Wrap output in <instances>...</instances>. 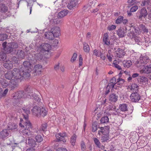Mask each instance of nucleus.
<instances>
[{
    "mask_svg": "<svg viewBox=\"0 0 151 151\" xmlns=\"http://www.w3.org/2000/svg\"><path fill=\"white\" fill-rule=\"evenodd\" d=\"M26 124H24L22 123H19V132L24 135L29 136L31 134L30 129L32 128V125L30 122L28 121L26 122Z\"/></svg>",
    "mask_w": 151,
    "mask_h": 151,
    "instance_id": "1",
    "label": "nucleus"
},
{
    "mask_svg": "<svg viewBox=\"0 0 151 151\" xmlns=\"http://www.w3.org/2000/svg\"><path fill=\"white\" fill-rule=\"evenodd\" d=\"M24 90L25 92H27L26 96L27 98H33L35 101L38 102L40 101L41 99L37 95V94L36 93L38 92L36 90L33 89L31 86H27L25 87Z\"/></svg>",
    "mask_w": 151,
    "mask_h": 151,
    "instance_id": "2",
    "label": "nucleus"
},
{
    "mask_svg": "<svg viewBox=\"0 0 151 151\" xmlns=\"http://www.w3.org/2000/svg\"><path fill=\"white\" fill-rule=\"evenodd\" d=\"M36 47L35 50L37 52L43 53H45L47 54L51 49V45L47 43L40 44Z\"/></svg>",
    "mask_w": 151,
    "mask_h": 151,
    "instance_id": "3",
    "label": "nucleus"
},
{
    "mask_svg": "<svg viewBox=\"0 0 151 151\" xmlns=\"http://www.w3.org/2000/svg\"><path fill=\"white\" fill-rule=\"evenodd\" d=\"M18 44L16 42H12L8 43L7 46L4 48V51L7 54L10 53L11 54H16L17 50L14 49L18 48Z\"/></svg>",
    "mask_w": 151,
    "mask_h": 151,
    "instance_id": "4",
    "label": "nucleus"
},
{
    "mask_svg": "<svg viewBox=\"0 0 151 151\" xmlns=\"http://www.w3.org/2000/svg\"><path fill=\"white\" fill-rule=\"evenodd\" d=\"M24 93L23 91H19L15 92L12 95L13 99L16 100V101H19L22 98H27V92Z\"/></svg>",
    "mask_w": 151,
    "mask_h": 151,
    "instance_id": "5",
    "label": "nucleus"
},
{
    "mask_svg": "<svg viewBox=\"0 0 151 151\" xmlns=\"http://www.w3.org/2000/svg\"><path fill=\"white\" fill-rule=\"evenodd\" d=\"M42 53L33 52L32 53V58H31V62L33 64H35L37 60L40 61L43 58Z\"/></svg>",
    "mask_w": 151,
    "mask_h": 151,
    "instance_id": "6",
    "label": "nucleus"
},
{
    "mask_svg": "<svg viewBox=\"0 0 151 151\" xmlns=\"http://www.w3.org/2000/svg\"><path fill=\"white\" fill-rule=\"evenodd\" d=\"M20 69L14 68L12 71L13 77L16 79H21L22 78V66H19Z\"/></svg>",
    "mask_w": 151,
    "mask_h": 151,
    "instance_id": "7",
    "label": "nucleus"
},
{
    "mask_svg": "<svg viewBox=\"0 0 151 151\" xmlns=\"http://www.w3.org/2000/svg\"><path fill=\"white\" fill-rule=\"evenodd\" d=\"M58 141H63L65 142L66 141L67 135L65 132L60 133L55 135Z\"/></svg>",
    "mask_w": 151,
    "mask_h": 151,
    "instance_id": "8",
    "label": "nucleus"
},
{
    "mask_svg": "<svg viewBox=\"0 0 151 151\" xmlns=\"http://www.w3.org/2000/svg\"><path fill=\"white\" fill-rule=\"evenodd\" d=\"M100 130L99 131L98 134L99 136L101 135L109 134V126H105L104 127H99Z\"/></svg>",
    "mask_w": 151,
    "mask_h": 151,
    "instance_id": "9",
    "label": "nucleus"
},
{
    "mask_svg": "<svg viewBox=\"0 0 151 151\" xmlns=\"http://www.w3.org/2000/svg\"><path fill=\"white\" fill-rule=\"evenodd\" d=\"M130 97L131 101L133 102H138L140 99L139 94L137 92L132 93L131 94Z\"/></svg>",
    "mask_w": 151,
    "mask_h": 151,
    "instance_id": "10",
    "label": "nucleus"
},
{
    "mask_svg": "<svg viewBox=\"0 0 151 151\" xmlns=\"http://www.w3.org/2000/svg\"><path fill=\"white\" fill-rule=\"evenodd\" d=\"M149 57L146 56H143L142 55L140 58V60L139 62V63L137 64L138 67H140L141 65L139 64H146L149 61Z\"/></svg>",
    "mask_w": 151,
    "mask_h": 151,
    "instance_id": "11",
    "label": "nucleus"
},
{
    "mask_svg": "<svg viewBox=\"0 0 151 151\" xmlns=\"http://www.w3.org/2000/svg\"><path fill=\"white\" fill-rule=\"evenodd\" d=\"M140 69H141L140 70L141 73H145L147 74L151 73V67L144 66V64H142L141 66L140 67Z\"/></svg>",
    "mask_w": 151,
    "mask_h": 151,
    "instance_id": "12",
    "label": "nucleus"
},
{
    "mask_svg": "<svg viewBox=\"0 0 151 151\" xmlns=\"http://www.w3.org/2000/svg\"><path fill=\"white\" fill-rule=\"evenodd\" d=\"M32 69L31 68L25 69L24 70H22V78L25 79L28 78L30 76V73Z\"/></svg>",
    "mask_w": 151,
    "mask_h": 151,
    "instance_id": "13",
    "label": "nucleus"
},
{
    "mask_svg": "<svg viewBox=\"0 0 151 151\" xmlns=\"http://www.w3.org/2000/svg\"><path fill=\"white\" fill-rule=\"evenodd\" d=\"M78 4V2L77 0H71L68 4L67 7L69 9H72L76 8Z\"/></svg>",
    "mask_w": 151,
    "mask_h": 151,
    "instance_id": "14",
    "label": "nucleus"
},
{
    "mask_svg": "<svg viewBox=\"0 0 151 151\" xmlns=\"http://www.w3.org/2000/svg\"><path fill=\"white\" fill-rule=\"evenodd\" d=\"M51 31L54 37H58L60 35V29L58 27H54L52 28Z\"/></svg>",
    "mask_w": 151,
    "mask_h": 151,
    "instance_id": "15",
    "label": "nucleus"
},
{
    "mask_svg": "<svg viewBox=\"0 0 151 151\" xmlns=\"http://www.w3.org/2000/svg\"><path fill=\"white\" fill-rule=\"evenodd\" d=\"M139 13L140 15L138 17V19L140 20H142V17L145 18L147 14V11L145 8H143L141 9Z\"/></svg>",
    "mask_w": 151,
    "mask_h": 151,
    "instance_id": "16",
    "label": "nucleus"
},
{
    "mask_svg": "<svg viewBox=\"0 0 151 151\" xmlns=\"http://www.w3.org/2000/svg\"><path fill=\"white\" fill-rule=\"evenodd\" d=\"M42 69V65L37 64L35 65L33 68V72L36 73V75L39 74L41 73Z\"/></svg>",
    "mask_w": 151,
    "mask_h": 151,
    "instance_id": "17",
    "label": "nucleus"
},
{
    "mask_svg": "<svg viewBox=\"0 0 151 151\" xmlns=\"http://www.w3.org/2000/svg\"><path fill=\"white\" fill-rule=\"evenodd\" d=\"M116 56L119 58H122L125 55V53L124 50L119 48L115 51Z\"/></svg>",
    "mask_w": 151,
    "mask_h": 151,
    "instance_id": "18",
    "label": "nucleus"
},
{
    "mask_svg": "<svg viewBox=\"0 0 151 151\" xmlns=\"http://www.w3.org/2000/svg\"><path fill=\"white\" fill-rule=\"evenodd\" d=\"M48 18L50 22L54 24H58L60 22V19L58 17H52V16L50 15L49 16Z\"/></svg>",
    "mask_w": 151,
    "mask_h": 151,
    "instance_id": "19",
    "label": "nucleus"
},
{
    "mask_svg": "<svg viewBox=\"0 0 151 151\" xmlns=\"http://www.w3.org/2000/svg\"><path fill=\"white\" fill-rule=\"evenodd\" d=\"M40 107L38 106H35L32 110V114L37 116V117H40Z\"/></svg>",
    "mask_w": 151,
    "mask_h": 151,
    "instance_id": "20",
    "label": "nucleus"
},
{
    "mask_svg": "<svg viewBox=\"0 0 151 151\" xmlns=\"http://www.w3.org/2000/svg\"><path fill=\"white\" fill-rule=\"evenodd\" d=\"M3 63L4 67L7 69H10L12 67V64L9 60L4 61Z\"/></svg>",
    "mask_w": 151,
    "mask_h": 151,
    "instance_id": "21",
    "label": "nucleus"
},
{
    "mask_svg": "<svg viewBox=\"0 0 151 151\" xmlns=\"http://www.w3.org/2000/svg\"><path fill=\"white\" fill-rule=\"evenodd\" d=\"M124 28H120L116 31L117 34L119 37H123L125 35V33Z\"/></svg>",
    "mask_w": 151,
    "mask_h": 151,
    "instance_id": "22",
    "label": "nucleus"
},
{
    "mask_svg": "<svg viewBox=\"0 0 151 151\" xmlns=\"http://www.w3.org/2000/svg\"><path fill=\"white\" fill-rule=\"evenodd\" d=\"M26 142L27 144H28L29 146L33 147H35L36 145V143L35 141L32 138H28L26 140Z\"/></svg>",
    "mask_w": 151,
    "mask_h": 151,
    "instance_id": "23",
    "label": "nucleus"
},
{
    "mask_svg": "<svg viewBox=\"0 0 151 151\" xmlns=\"http://www.w3.org/2000/svg\"><path fill=\"white\" fill-rule=\"evenodd\" d=\"M45 38L49 40H52L54 36L52 32H45L44 34Z\"/></svg>",
    "mask_w": 151,
    "mask_h": 151,
    "instance_id": "24",
    "label": "nucleus"
},
{
    "mask_svg": "<svg viewBox=\"0 0 151 151\" xmlns=\"http://www.w3.org/2000/svg\"><path fill=\"white\" fill-rule=\"evenodd\" d=\"M9 132L6 129L3 130L0 132V137L2 139L5 138L9 135Z\"/></svg>",
    "mask_w": 151,
    "mask_h": 151,
    "instance_id": "25",
    "label": "nucleus"
},
{
    "mask_svg": "<svg viewBox=\"0 0 151 151\" xmlns=\"http://www.w3.org/2000/svg\"><path fill=\"white\" fill-rule=\"evenodd\" d=\"M40 114V116H42L44 117L46 116L47 114V111L46 109L44 107H40V111H39Z\"/></svg>",
    "mask_w": 151,
    "mask_h": 151,
    "instance_id": "26",
    "label": "nucleus"
},
{
    "mask_svg": "<svg viewBox=\"0 0 151 151\" xmlns=\"http://www.w3.org/2000/svg\"><path fill=\"white\" fill-rule=\"evenodd\" d=\"M8 10V7L5 4H0V12L2 13H5Z\"/></svg>",
    "mask_w": 151,
    "mask_h": 151,
    "instance_id": "27",
    "label": "nucleus"
},
{
    "mask_svg": "<svg viewBox=\"0 0 151 151\" xmlns=\"http://www.w3.org/2000/svg\"><path fill=\"white\" fill-rule=\"evenodd\" d=\"M68 11L67 10H64L58 13V17L60 18H63L68 13Z\"/></svg>",
    "mask_w": 151,
    "mask_h": 151,
    "instance_id": "28",
    "label": "nucleus"
},
{
    "mask_svg": "<svg viewBox=\"0 0 151 151\" xmlns=\"http://www.w3.org/2000/svg\"><path fill=\"white\" fill-rule=\"evenodd\" d=\"M11 84L9 86L11 88V90H14L15 88H17L18 86V83L15 81L14 80L12 79L10 81Z\"/></svg>",
    "mask_w": 151,
    "mask_h": 151,
    "instance_id": "29",
    "label": "nucleus"
},
{
    "mask_svg": "<svg viewBox=\"0 0 151 151\" xmlns=\"http://www.w3.org/2000/svg\"><path fill=\"white\" fill-rule=\"evenodd\" d=\"M0 83L4 88H6L9 85L8 82L6 80L1 78H0Z\"/></svg>",
    "mask_w": 151,
    "mask_h": 151,
    "instance_id": "30",
    "label": "nucleus"
},
{
    "mask_svg": "<svg viewBox=\"0 0 151 151\" xmlns=\"http://www.w3.org/2000/svg\"><path fill=\"white\" fill-rule=\"evenodd\" d=\"M118 96L114 93L110 95L109 97V100L113 102H116L118 98Z\"/></svg>",
    "mask_w": 151,
    "mask_h": 151,
    "instance_id": "31",
    "label": "nucleus"
},
{
    "mask_svg": "<svg viewBox=\"0 0 151 151\" xmlns=\"http://www.w3.org/2000/svg\"><path fill=\"white\" fill-rule=\"evenodd\" d=\"M17 56L18 58L23 59L24 57V53L22 50H19L17 52Z\"/></svg>",
    "mask_w": 151,
    "mask_h": 151,
    "instance_id": "32",
    "label": "nucleus"
},
{
    "mask_svg": "<svg viewBox=\"0 0 151 151\" xmlns=\"http://www.w3.org/2000/svg\"><path fill=\"white\" fill-rule=\"evenodd\" d=\"M6 78L9 80H11L13 77L12 71H10L8 72L5 75Z\"/></svg>",
    "mask_w": 151,
    "mask_h": 151,
    "instance_id": "33",
    "label": "nucleus"
},
{
    "mask_svg": "<svg viewBox=\"0 0 151 151\" xmlns=\"http://www.w3.org/2000/svg\"><path fill=\"white\" fill-rule=\"evenodd\" d=\"M32 64V63H31V62L30 59L29 60V62L25 61L23 63V64L24 67L25 68V69H26L29 68H30L29 67Z\"/></svg>",
    "mask_w": 151,
    "mask_h": 151,
    "instance_id": "34",
    "label": "nucleus"
},
{
    "mask_svg": "<svg viewBox=\"0 0 151 151\" xmlns=\"http://www.w3.org/2000/svg\"><path fill=\"white\" fill-rule=\"evenodd\" d=\"M8 91V89L6 88L3 91L2 89L0 88V98L5 96L7 93Z\"/></svg>",
    "mask_w": 151,
    "mask_h": 151,
    "instance_id": "35",
    "label": "nucleus"
},
{
    "mask_svg": "<svg viewBox=\"0 0 151 151\" xmlns=\"http://www.w3.org/2000/svg\"><path fill=\"white\" fill-rule=\"evenodd\" d=\"M101 141L102 142H107L108 140L109 139V134L107 135H101Z\"/></svg>",
    "mask_w": 151,
    "mask_h": 151,
    "instance_id": "36",
    "label": "nucleus"
},
{
    "mask_svg": "<svg viewBox=\"0 0 151 151\" xmlns=\"http://www.w3.org/2000/svg\"><path fill=\"white\" fill-rule=\"evenodd\" d=\"M119 109L122 111H125L127 110V105L125 104H121L119 105Z\"/></svg>",
    "mask_w": 151,
    "mask_h": 151,
    "instance_id": "37",
    "label": "nucleus"
},
{
    "mask_svg": "<svg viewBox=\"0 0 151 151\" xmlns=\"http://www.w3.org/2000/svg\"><path fill=\"white\" fill-rule=\"evenodd\" d=\"M108 36L106 34L104 35V37L103 38V41L104 42L105 44L109 45L110 44V42L108 40Z\"/></svg>",
    "mask_w": 151,
    "mask_h": 151,
    "instance_id": "38",
    "label": "nucleus"
},
{
    "mask_svg": "<svg viewBox=\"0 0 151 151\" xmlns=\"http://www.w3.org/2000/svg\"><path fill=\"white\" fill-rule=\"evenodd\" d=\"M123 64L124 67L129 68L132 65V62L130 60L124 61Z\"/></svg>",
    "mask_w": 151,
    "mask_h": 151,
    "instance_id": "39",
    "label": "nucleus"
},
{
    "mask_svg": "<svg viewBox=\"0 0 151 151\" xmlns=\"http://www.w3.org/2000/svg\"><path fill=\"white\" fill-rule=\"evenodd\" d=\"M17 125L14 123L9 124L8 126V129L10 130H13L17 128Z\"/></svg>",
    "mask_w": 151,
    "mask_h": 151,
    "instance_id": "40",
    "label": "nucleus"
},
{
    "mask_svg": "<svg viewBox=\"0 0 151 151\" xmlns=\"http://www.w3.org/2000/svg\"><path fill=\"white\" fill-rule=\"evenodd\" d=\"M109 119L108 116H104L102 117L101 120V123L102 124L106 123L109 122Z\"/></svg>",
    "mask_w": 151,
    "mask_h": 151,
    "instance_id": "41",
    "label": "nucleus"
},
{
    "mask_svg": "<svg viewBox=\"0 0 151 151\" xmlns=\"http://www.w3.org/2000/svg\"><path fill=\"white\" fill-rule=\"evenodd\" d=\"M76 134H74L70 138V143L73 146L75 145L76 141Z\"/></svg>",
    "mask_w": 151,
    "mask_h": 151,
    "instance_id": "42",
    "label": "nucleus"
},
{
    "mask_svg": "<svg viewBox=\"0 0 151 151\" xmlns=\"http://www.w3.org/2000/svg\"><path fill=\"white\" fill-rule=\"evenodd\" d=\"M28 114H26V115H25L23 114V116H24V120H23L22 119H21L20 122V123H23V124H26V121H28L29 122H30L29 121L28 119Z\"/></svg>",
    "mask_w": 151,
    "mask_h": 151,
    "instance_id": "43",
    "label": "nucleus"
},
{
    "mask_svg": "<svg viewBox=\"0 0 151 151\" xmlns=\"http://www.w3.org/2000/svg\"><path fill=\"white\" fill-rule=\"evenodd\" d=\"M97 122H95L93 123L92 125V131L93 132H95L97 131V129L99 127H98L97 125Z\"/></svg>",
    "mask_w": 151,
    "mask_h": 151,
    "instance_id": "44",
    "label": "nucleus"
},
{
    "mask_svg": "<svg viewBox=\"0 0 151 151\" xmlns=\"http://www.w3.org/2000/svg\"><path fill=\"white\" fill-rule=\"evenodd\" d=\"M83 50L85 52L88 53L90 51V48L89 45L86 43H83Z\"/></svg>",
    "mask_w": 151,
    "mask_h": 151,
    "instance_id": "45",
    "label": "nucleus"
},
{
    "mask_svg": "<svg viewBox=\"0 0 151 151\" xmlns=\"http://www.w3.org/2000/svg\"><path fill=\"white\" fill-rule=\"evenodd\" d=\"M139 79L140 83L143 84L146 83L148 81L147 78L144 76L140 77Z\"/></svg>",
    "mask_w": 151,
    "mask_h": 151,
    "instance_id": "46",
    "label": "nucleus"
},
{
    "mask_svg": "<svg viewBox=\"0 0 151 151\" xmlns=\"http://www.w3.org/2000/svg\"><path fill=\"white\" fill-rule=\"evenodd\" d=\"M93 139L96 146L100 148L101 146V144L99 140L96 137L93 138Z\"/></svg>",
    "mask_w": 151,
    "mask_h": 151,
    "instance_id": "47",
    "label": "nucleus"
},
{
    "mask_svg": "<svg viewBox=\"0 0 151 151\" xmlns=\"http://www.w3.org/2000/svg\"><path fill=\"white\" fill-rule=\"evenodd\" d=\"M30 106L27 107H23L22 108L23 111L26 114H28L30 113Z\"/></svg>",
    "mask_w": 151,
    "mask_h": 151,
    "instance_id": "48",
    "label": "nucleus"
},
{
    "mask_svg": "<svg viewBox=\"0 0 151 151\" xmlns=\"http://www.w3.org/2000/svg\"><path fill=\"white\" fill-rule=\"evenodd\" d=\"M6 54L3 52H0V60H4L6 59Z\"/></svg>",
    "mask_w": 151,
    "mask_h": 151,
    "instance_id": "49",
    "label": "nucleus"
},
{
    "mask_svg": "<svg viewBox=\"0 0 151 151\" xmlns=\"http://www.w3.org/2000/svg\"><path fill=\"white\" fill-rule=\"evenodd\" d=\"M139 27L140 30H142L144 32L147 33L148 32V29L146 28L145 25L141 24L139 25Z\"/></svg>",
    "mask_w": 151,
    "mask_h": 151,
    "instance_id": "50",
    "label": "nucleus"
},
{
    "mask_svg": "<svg viewBox=\"0 0 151 151\" xmlns=\"http://www.w3.org/2000/svg\"><path fill=\"white\" fill-rule=\"evenodd\" d=\"M151 5V3L150 1L148 0H145L142 2V3L141 4L142 6H144L146 5Z\"/></svg>",
    "mask_w": 151,
    "mask_h": 151,
    "instance_id": "51",
    "label": "nucleus"
},
{
    "mask_svg": "<svg viewBox=\"0 0 151 151\" xmlns=\"http://www.w3.org/2000/svg\"><path fill=\"white\" fill-rule=\"evenodd\" d=\"M101 52L96 49L94 50L93 52V55L96 57H99Z\"/></svg>",
    "mask_w": 151,
    "mask_h": 151,
    "instance_id": "52",
    "label": "nucleus"
},
{
    "mask_svg": "<svg viewBox=\"0 0 151 151\" xmlns=\"http://www.w3.org/2000/svg\"><path fill=\"white\" fill-rule=\"evenodd\" d=\"M35 139L36 140V141L37 142H40L43 139V138L40 135H37L35 137Z\"/></svg>",
    "mask_w": 151,
    "mask_h": 151,
    "instance_id": "53",
    "label": "nucleus"
},
{
    "mask_svg": "<svg viewBox=\"0 0 151 151\" xmlns=\"http://www.w3.org/2000/svg\"><path fill=\"white\" fill-rule=\"evenodd\" d=\"M7 37V35L6 34H0V41L5 40Z\"/></svg>",
    "mask_w": 151,
    "mask_h": 151,
    "instance_id": "54",
    "label": "nucleus"
},
{
    "mask_svg": "<svg viewBox=\"0 0 151 151\" xmlns=\"http://www.w3.org/2000/svg\"><path fill=\"white\" fill-rule=\"evenodd\" d=\"M123 18H124L123 17L119 16L118 17L116 20V23L117 24H119L122 23L123 20Z\"/></svg>",
    "mask_w": 151,
    "mask_h": 151,
    "instance_id": "55",
    "label": "nucleus"
},
{
    "mask_svg": "<svg viewBox=\"0 0 151 151\" xmlns=\"http://www.w3.org/2000/svg\"><path fill=\"white\" fill-rule=\"evenodd\" d=\"M138 86L136 83H134L132 84L131 85V89L132 90H135L137 91L138 89Z\"/></svg>",
    "mask_w": 151,
    "mask_h": 151,
    "instance_id": "56",
    "label": "nucleus"
},
{
    "mask_svg": "<svg viewBox=\"0 0 151 151\" xmlns=\"http://www.w3.org/2000/svg\"><path fill=\"white\" fill-rule=\"evenodd\" d=\"M47 128V124L46 123H44L42 124V126L41 129H40V131H44Z\"/></svg>",
    "mask_w": 151,
    "mask_h": 151,
    "instance_id": "57",
    "label": "nucleus"
},
{
    "mask_svg": "<svg viewBox=\"0 0 151 151\" xmlns=\"http://www.w3.org/2000/svg\"><path fill=\"white\" fill-rule=\"evenodd\" d=\"M134 31L137 34H139L140 33V29L137 26L134 27Z\"/></svg>",
    "mask_w": 151,
    "mask_h": 151,
    "instance_id": "58",
    "label": "nucleus"
},
{
    "mask_svg": "<svg viewBox=\"0 0 151 151\" xmlns=\"http://www.w3.org/2000/svg\"><path fill=\"white\" fill-rule=\"evenodd\" d=\"M124 80L121 78H118L117 79V81L116 83L117 84H122L124 83Z\"/></svg>",
    "mask_w": 151,
    "mask_h": 151,
    "instance_id": "59",
    "label": "nucleus"
},
{
    "mask_svg": "<svg viewBox=\"0 0 151 151\" xmlns=\"http://www.w3.org/2000/svg\"><path fill=\"white\" fill-rule=\"evenodd\" d=\"M138 9V6H134L132 7L130 10L131 12H135Z\"/></svg>",
    "mask_w": 151,
    "mask_h": 151,
    "instance_id": "60",
    "label": "nucleus"
},
{
    "mask_svg": "<svg viewBox=\"0 0 151 151\" xmlns=\"http://www.w3.org/2000/svg\"><path fill=\"white\" fill-rule=\"evenodd\" d=\"M12 63H18V58H17L16 57H14L12 58Z\"/></svg>",
    "mask_w": 151,
    "mask_h": 151,
    "instance_id": "61",
    "label": "nucleus"
},
{
    "mask_svg": "<svg viewBox=\"0 0 151 151\" xmlns=\"http://www.w3.org/2000/svg\"><path fill=\"white\" fill-rule=\"evenodd\" d=\"M116 26L115 25H112L109 26L108 27L107 29L109 31H111L115 29L116 28Z\"/></svg>",
    "mask_w": 151,
    "mask_h": 151,
    "instance_id": "62",
    "label": "nucleus"
},
{
    "mask_svg": "<svg viewBox=\"0 0 151 151\" xmlns=\"http://www.w3.org/2000/svg\"><path fill=\"white\" fill-rule=\"evenodd\" d=\"M77 56V54L76 53H74L72 57V58L71 61L72 62H73L76 59V58Z\"/></svg>",
    "mask_w": 151,
    "mask_h": 151,
    "instance_id": "63",
    "label": "nucleus"
},
{
    "mask_svg": "<svg viewBox=\"0 0 151 151\" xmlns=\"http://www.w3.org/2000/svg\"><path fill=\"white\" fill-rule=\"evenodd\" d=\"M133 39L135 40V42H139L140 41V38L137 36L133 37Z\"/></svg>",
    "mask_w": 151,
    "mask_h": 151,
    "instance_id": "64",
    "label": "nucleus"
}]
</instances>
